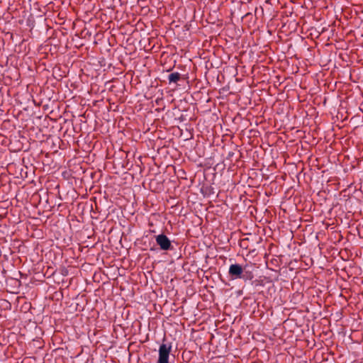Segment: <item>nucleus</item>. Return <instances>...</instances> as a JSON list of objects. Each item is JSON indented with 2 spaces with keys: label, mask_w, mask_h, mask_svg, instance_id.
<instances>
[{
  "label": "nucleus",
  "mask_w": 363,
  "mask_h": 363,
  "mask_svg": "<svg viewBox=\"0 0 363 363\" xmlns=\"http://www.w3.org/2000/svg\"><path fill=\"white\" fill-rule=\"evenodd\" d=\"M243 269L241 265L238 264H233L230 266L228 274L232 279H245V275L242 274Z\"/></svg>",
  "instance_id": "f03ea898"
},
{
  "label": "nucleus",
  "mask_w": 363,
  "mask_h": 363,
  "mask_svg": "<svg viewBox=\"0 0 363 363\" xmlns=\"http://www.w3.org/2000/svg\"><path fill=\"white\" fill-rule=\"evenodd\" d=\"M181 78V74L179 72H173L169 74L168 80L169 83H177Z\"/></svg>",
  "instance_id": "20e7f679"
},
{
  "label": "nucleus",
  "mask_w": 363,
  "mask_h": 363,
  "mask_svg": "<svg viewBox=\"0 0 363 363\" xmlns=\"http://www.w3.org/2000/svg\"><path fill=\"white\" fill-rule=\"evenodd\" d=\"M172 350L171 344H162L159 348V358L157 363H169V357Z\"/></svg>",
  "instance_id": "f257e3e1"
},
{
  "label": "nucleus",
  "mask_w": 363,
  "mask_h": 363,
  "mask_svg": "<svg viewBox=\"0 0 363 363\" xmlns=\"http://www.w3.org/2000/svg\"><path fill=\"white\" fill-rule=\"evenodd\" d=\"M155 240L157 244L160 246V249L162 250H169L172 249V245L171 244V241L167 237V235L164 234L158 235L155 237Z\"/></svg>",
  "instance_id": "7ed1b4c3"
}]
</instances>
